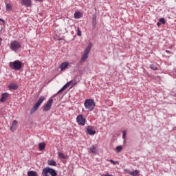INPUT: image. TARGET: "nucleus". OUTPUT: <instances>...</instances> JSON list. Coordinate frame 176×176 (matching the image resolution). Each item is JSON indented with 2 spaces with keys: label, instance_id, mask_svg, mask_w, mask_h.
Returning <instances> with one entry per match:
<instances>
[{
  "label": "nucleus",
  "instance_id": "nucleus-1",
  "mask_svg": "<svg viewBox=\"0 0 176 176\" xmlns=\"http://www.w3.org/2000/svg\"><path fill=\"white\" fill-rule=\"evenodd\" d=\"M84 105L88 111H93L96 108V102L93 99H87Z\"/></svg>",
  "mask_w": 176,
  "mask_h": 176
},
{
  "label": "nucleus",
  "instance_id": "nucleus-2",
  "mask_svg": "<svg viewBox=\"0 0 176 176\" xmlns=\"http://www.w3.org/2000/svg\"><path fill=\"white\" fill-rule=\"evenodd\" d=\"M45 100V98L44 96H41L38 99V100L36 102L33 108L30 110V115H34L36 111H38V108L41 107V104L43 102V100Z\"/></svg>",
  "mask_w": 176,
  "mask_h": 176
},
{
  "label": "nucleus",
  "instance_id": "nucleus-3",
  "mask_svg": "<svg viewBox=\"0 0 176 176\" xmlns=\"http://www.w3.org/2000/svg\"><path fill=\"white\" fill-rule=\"evenodd\" d=\"M43 176H49V174L52 176H57V172L56 170L50 168V167H45L43 169L42 171Z\"/></svg>",
  "mask_w": 176,
  "mask_h": 176
},
{
  "label": "nucleus",
  "instance_id": "nucleus-4",
  "mask_svg": "<svg viewBox=\"0 0 176 176\" xmlns=\"http://www.w3.org/2000/svg\"><path fill=\"white\" fill-rule=\"evenodd\" d=\"M10 48L12 52H18L21 49V43L17 41H13L10 43Z\"/></svg>",
  "mask_w": 176,
  "mask_h": 176
},
{
  "label": "nucleus",
  "instance_id": "nucleus-5",
  "mask_svg": "<svg viewBox=\"0 0 176 176\" xmlns=\"http://www.w3.org/2000/svg\"><path fill=\"white\" fill-rule=\"evenodd\" d=\"M9 67L11 69H16V71H19L21 67H23V65L20 60H15L14 62H10L9 63Z\"/></svg>",
  "mask_w": 176,
  "mask_h": 176
},
{
  "label": "nucleus",
  "instance_id": "nucleus-6",
  "mask_svg": "<svg viewBox=\"0 0 176 176\" xmlns=\"http://www.w3.org/2000/svg\"><path fill=\"white\" fill-rule=\"evenodd\" d=\"M90 50H91V43H90L85 49V52L80 59L81 63H85V61L89 58V53H90Z\"/></svg>",
  "mask_w": 176,
  "mask_h": 176
},
{
  "label": "nucleus",
  "instance_id": "nucleus-7",
  "mask_svg": "<svg viewBox=\"0 0 176 176\" xmlns=\"http://www.w3.org/2000/svg\"><path fill=\"white\" fill-rule=\"evenodd\" d=\"M52 105H53V98H50L43 106V110L44 112H47V111H50L52 108Z\"/></svg>",
  "mask_w": 176,
  "mask_h": 176
},
{
  "label": "nucleus",
  "instance_id": "nucleus-8",
  "mask_svg": "<svg viewBox=\"0 0 176 176\" xmlns=\"http://www.w3.org/2000/svg\"><path fill=\"white\" fill-rule=\"evenodd\" d=\"M76 122L79 126H85L86 124V118L82 114H79L76 117Z\"/></svg>",
  "mask_w": 176,
  "mask_h": 176
},
{
  "label": "nucleus",
  "instance_id": "nucleus-9",
  "mask_svg": "<svg viewBox=\"0 0 176 176\" xmlns=\"http://www.w3.org/2000/svg\"><path fill=\"white\" fill-rule=\"evenodd\" d=\"M21 5L26 6V8H31V6H32V2L31 0H22Z\"/></svg>",
  "mask_w": 176,
  "mask_h": 176
},
{
  "label": "nucleus",
  "instance_id": "nucleus-10",
  "mask_svg": "<svg viewBox=\"0 0 176 176\" xmlns=\"http://www.w3.org/2000/svg\"><path fill=\"white\" fill-rule=\"evenodd\" d=\"M87 134L88 135H94V134H96V131L94 130L93 126H89L87 128Z\"/></svg>",
  "mask_w": 176,
  "mask_h": 176
},
{
  "label": "nucleus",
  "instance_id": "nucleus-11",
  "mask_svg": "<svg viewBox=\"0 0 176 176\" xmlns=\"http://www.w3.org/2000/svg\"><path fill=\"white\" fill-rule=\"evenodd\" d=\"M68 65H69V63L67 61L63 62L60 65L59 68L60 71H64L68 68Z\"/></svg>",
  "mask_w": 176,
  "mask_h": 176
},
{
  "label": "nucleus",
  "instance_id": "nucleus-12",
  "mask_svg": "<svg viewBox=\"0 0 176 176\" xmlns=\"http://www.w3.org/2000/svg\"><path fill=\"white\" fill-rule=\"evenodd\" d=\"M71 83H72V80L67 82L57 93V94H60L62 91H64V90H65V89H67L69 85H71Z\"/></svg>",
  "mask_w": 176,
  "mask_h": 176
},
{
  "label": "nucleus",
  "instance_id": "nucleus-13",
  "mask_svg": "<svg viewBox=\"0 0 176 176\" xmlns=\"http://www.w3.org/2000/svg\"><path fill=\"white\" fill-rule=\"evenodd\" d=\"M19 123V122H17V120H14L12 122V126L10 127V130L13 133L14 131H16V128L17 127V124Z\"/></svg>",
  "mask_w": 176,
  "mask_h": 176
},
{
  "label": "nucleus",
  "instance_id": "nucleus-14",
  "mask_svg": "<svg viewBox=\"0 0 176 176\" xmlns=\"http://www.w3.org/2000/svg\"><path fill=\"white\" fill-rule=\"evenodd\" d=\"M8 97H9V94L4 93L1 95V98L0 99L1 102H5L6 100L8 99Z\"/></svg>",
  "mask_w": 176,
  "mask_h": 176
},
{
  "label": "nucleus",
  "instance_id": "nucleus-15",
  "mask_svg": "<svg viewBox=\"0 0 176 176\" xmlns=\"http://www.w3.org/2000/svg\"><path fill=\"white\" fill-rule=\"evenodd\" d=\"M9 90H17L19 89V85L16 83H11L10 85H8Z\"/></svg>",
  "mask_w": 176,
  "mask_h": 176
},
{
  "label": "nucleus",
  "instance_id": "nucleus-16",
  "mask_svg": "<svg viewBox=\"0 0 176 176\" xmlns=\"http://www.w3.org/2000/svg\"><path fill=\"white\" fill-rule=\"evenodd\" d=\"M97 147L94 145H93L90 148H89V153H94V154H96L97 153Z\"/></svg>",
  "mask_w": 176,
  "mask_h": 176
},
{
  "label": "nucleus",
  "instance_id": "nucleus-17",
  "mask_svg": "<svg viewBox=\"0 0 176 176\" xmlns=\"http://www.w3.org/2000/svg\"><path fill=\"white\" fill-rule=\"evenodd\" d=\"M58 157H60V159H69V156H68V155H65L63 153H58Z\"/></svg>",
  "mask_w": 176,
  "mask_h": 176
},
{
  "label": "nucleus",
  "instance_id": "nucleus-18",
  "mask_svg": "<svg viewBox=\"0 0 176 176\" xmlns=\"http://www.w3.org/2000/svg\"><path fill=\"white\" fill-rule=\"evenodd\" d=\"M45 148H46V144H45V142H41L38 144L39 151H44Z\"/></svg>",
  "mask_w": 176,
  "mask_h": 176
},
{
  "label": "nucleus",
  "instance_id": "nucleus-19",
  "mask_svg": "<svg viewBox=\"0 0 176 176\" xmlns=\"http://www.w3.org/2000/svg\"><path fill=\"white\" fill-rule=\"evenodd\" d=\"M28 176H38V173L34 170H30L28 172Z\"/></svg>",
  "mask_w": 176,
  "mask_h": 176
},
{
  "label": "nucleus",
  "instance_id": "nucleus-20",
  "mask_svg": "<svg viewBox=\"0 0 176 176\" xmlns=\"http://www.w3.org/2000/svg\"><path fill=\"white\" fill-rule=\"evenodd\" d=\"M47 163L49 166H54V167H56V166H57V163L56 162V161L52 160H48Z\"/></svg>",
  "mask_w": 176,
  "mask_h": 176
},
{
  "label": "nucleus",
  "instance_id": "nucleus-21",
  "mask_svg": "<svg viewBox=\"0 0 176 176\" xmlns=\"http://www.w3.org/2000/svg\"><path fill=\"white\" fill-rule=\"evenodd\" d=\"M82 17V13L79 11H77L74 13V19H80Z\"/></svg>",
  "mask_w": 176,
  "mask_h": 176
},
{
  "label": "nucleus",
  "instance_id": "nucleus-22",
  "mask_svg": "<svg viewBox=\"0 0 176 176\" xmlns=\"http://www.w3.org/2000/svg\"><path fill=\"white\" fill-rule=\"evenodd\" d=\"M6 8L8 12H10V10H12V4L7 3Z\"/></svg>",
  "mask_w": 176,
  "mask_h": 176
},
{
  "label": "nucleus",
  "instance_id": "nucleus-23",
  "mask_svg": "<svg viewBox=\"0 0 176 176\" xmlns=\"http://www.w3.org/2000/svg\"><path fill=\"white\" fill-rule=\"evenodd\" d=\"M138 174H140V171H138V170H133V172H131V175L138 176Z\"/></svg>",
  "mask_w": 176,
  "mask_h": 176
},
{
  "label": "nucleus",
  "instance_id": "nucleus-24",
  "mask_svg": "<svg viewBox=\"0 0 176 176\" xmlns=\"http://www.w3.org/2000/svg\"><path fill=\"white\" fill-rule=\"evenodd\" d=\"M150 68L153 71H157V69H159V68H157V67H156L155 65H151Z\"/></svg>",
  "mask_w": 176,
  "mask_h": 176
},
{
  "label": "nucleus",
  "instance_id": "nucleus-25",
  "mask_svg": "<svg viewBox=\"0 0 176 176\" xmlns=\"http://www.w3.org/2000/svg\"><path fill=\"white\" fill-rule=\"evenodd\" d=\"M77 35L78 36H82V32L79 28H77Z\"/></svg>",
  "mask_w": 176,
  "mask_h": 176
},
{
  "label": "nucleus",
  "instance_id": "nucleus-26",
  "mask_svg": "<svg viewBox=\"0 0 176 176\" xmlns=\"http://www.w3.org/2000/svg\"><path fill=\"white\" fill-rule=\"evenodd\" d=\"M122 146H117L116 148L117 153L120 152V151H122Z\"/></svg>",
  "mask_w": 176,
  "mask_h": 176
},
{
  "label": "nucleus",
  "instance_id": "nucleus-27",
  "mask_svg": "<svg viewBox=\"0 0 176 176\" xmlns=\"http://www.w3.org/2000/svg\"><path fill=\"white\" fill-rule=\"evenodd\" d=\"M160 23H162V24H166V20H164V18H161L159 20Z\"/></svg>",
  "mask_w": 176,
  "mask_h": 176
},
{
  "label": "nucleus",
  "instance_id": "nucleus-28",
  "mask_svg": "<svg viewBox=\"0 0 176 176\" xmlns=\"http://www.w3.org/2000/svg\"><path fill=\"white\" fill-rule=\"evenodd\" d=\"M109 162H110V163H111V164H113V165H115V164H119V162H115V161H113V160H110Z\"/></svg>",
  "mask_w": 176,
  "mask_h": 176
},
{
  "label": "nucleus",
  "instance_id": "nucleus-29",
  "mask_svg": "<svg viewBox=\"0 0 176 176\" xmlns=\"http://www.w3.org/2000/svg\"><path fill=\"white\" fill-rule=\"evenodd\" d=\"M124 172H125L126 174H129V175H131V171H130V170H129V169H125V170H124Z\"/></svg>",
  "mask_w": 176,
  "mask_h": 176
},
{
  "label": "nucleus",
  "instance_id": "nucleus-30",
  "mask_svg": "<svg viewBox=\"0 0 176 176\" xmlns=\"http://www.w3.org/2000/svg\"><path fill=\"white\" fill-rule=\"evenodd\" d=\"M126 131H123V132H122V138L124 140L126 138Z\"/></svg>",
  "mask_w": 176,
  "mask_h": 176
},
{
  "label": "nucleus",
  "instance_id": "nucleus-31",
  "mask_svg": "<svg viewBox=\"0 0 176 176\" xmlns=\"http://www.w3.org/2000/svg\"><path fill=\"white\" fill-rule=\"evenodd\" d=\"M2 45V38L0 37V46Z\"/></svg>",
  "mask_w": 176,
  "mask_h": 176
},
{
  "label": "nucleus",
  "instance_id": "nucleus-32",
  "mask_svg": "<svg viewBox=\"0 0 176 176\" xmlns=\"http://www.w3.org/2000/svg\"><path fill=\"white\" fill-rule=\"evenodd\" d=\"M157 25H158V27H160L161 23H159V22H157Z\"/></svg>",
  "mask_w": 176,
  "mask_h": 176
},
{
  "label": "nucleus",
  "instance_id": "nucleus-33",
  "mask_svg": "<svg viewBox=\"0 0 176 176\" xmlns=\"http://www.w3.org/2000/svg\"><path fill=\"white\" fill-rule=\"evenodd\" d=\"M37 1L38 2H43V0H35Z\"/></svg>",
  "mask_w": 176,
  "mask_h": 176
},
{
  "label": "nucleus",
  "instance_id": "nucleus-34",
  "mask_svg": "<svg viewBox=\"0 0 176 176\" xmlns=\"http://www.w3.org/2000/svg\"><path fill=\"white\" fill-rule=\"evenodd\" d=\"M166 53H171V52L168 51V50H166Z\"/></svg>",
  "mask_w": 176,
  "mask_h": 176
},
{
  "label": "nucleus",
  "instance_id": "nucleus-35",
  "mask_svg": "<svg viewBox=\"0 0 176 176\" xmlns=\"http://www.w3.org/2000/svg\"><path fill=\"white\" fill-rule=\"evenodd\" d=\"M74 86H75V84H73V85H72V87H74Z\"/></svg>",
  "mask_w": 176,
  "mask_h": 176
}]
</instances>
